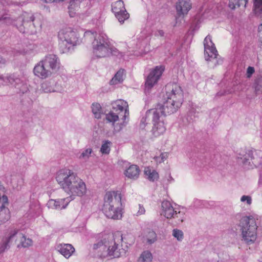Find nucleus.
I'll use <instances>...</instances> for the list:
<instances>
[{
    "label": "nucleus",
    "instance_id": "nucleus-18",
    "mask_svg": "<svg viewBox=\"0 0 262 262\" xmlns=\"http://www.w3.org/2000/svg\"><path fill=\"white\" fill-rule=\"evenodd\" d=\"M77 182L78 184H75L68 193L71 194L69 198L71 200L73 199L71 198L72 196H81L86 193V188L85 183L81 179Z\"/></svg>",
    "mask_w": 262,
    "mask_h": 262
},
{
    "label": "nucleus",
    "instance_id": "nucleus-30",
    "mask_svg": "<svg viewBox=\"0 0 262 262\" xmlns=\"http://www.w3.org/2000/svg\"><path fill=\"white\" fill-rule=\"evenodd\" d=\"M254 10L257 15L262 13V0H254Z\"/></svg>",
    "mask_w": 262,
    "mask_h": 262
},
{
    "label": "nucleus",
    "instance_id": "nucleus-24",
    "mask_svg": "<svg viewBox=\"0 0 262 262\" xmlns=\"http://www.w3.org/2000/svg\"><path fill=\"white\" fill-rule=\"evenodd\" d=\"M15 234L16 233L12 234L8 238L0 243V255L10 247L9 244L12 243L15 238Z\"/></svg>",
    "mask_w": 262,
    "mask_h": 262
},
{
    "label": "nucleus",
    "instance_id": "nucleus-38",
    "mask_svg": "<svg viewBox=\"0 0 262 262\" xmlns=\"http://www.w3.org/2000/svg\"><path fill=\"white\" fill-rule=\"evenodd\" d=\"M110 142L108 141H106L104 144H103L101 146L100 151L102 154H108L110 150V147L108 146V144Z\"/></svg>",
    "mask_w": 262,
    "mask_h": 262
},
{
    "label": "nucleus",
    "instance_id": "nucleus-45",
    "mask_svg": "<svg viewBox=\"0 0 262 262\" xmlns=\"http://www.w3.org/2000/svg\"><path fill=\"white\" fill-rule=\"evenodd\" d=\"M155 36L158 37H164V32L162 30H159L155 33Z\"/></svg>",
    "mask_w": 262,
    "mask_h": 262
},
{
    "label": "nucleus",
    "instance_id": "nucleus-31",
    "mask_svg": "<svg viewBox=\"0 0 262 262\" xmlns=\"http://www.w3.org/2000/svg\"><path fill=\"white\" fill-rule=\"evenodd\" d=\"M9 81L11 84H13V82H15L16 85H15V86L16 88H17V89H19L20 92H22L23 93H24L25 92H26L27 91L28 88H27V86H26V85L23 84L22 89H21L19 86V84H18V82L20 81L19 79H14L13 78L10 77V78H9Z\"/></svg>",
    "mask_w": 262,
    "mask_h": 262
},
{
    "label": "nucleus",
    "instance_id": "nucleus-3",
    "mask_svg": "<svg viewBox=\"0 0 262 262\" xmlns=\"http://www.w3.org/2000/svg\"><path fill=\"white\" fill-rule=\"evenodd\" d=\"M113 111L106 114V120L113 123L114 133H118L125 126L126 119L129 115L128 106L127 102L118 100L112 103Z\"/></svg>",
    "mask_w": 262,
    "mask_h": 262
},
{
    "label": "nucleus",
    "instance_id": "nucleus-16",
    "mask_svg": "<svg viewBox=\"0 0 262 262\" xmlns=\"http://www.w3.org/2000/svg\"><path fill=\"white\" fill-rule=\"evenodd\" d=\"M71 201V199L69 198L58 200L50 199L47 205L50 209L61 210L64 209Z\"/></svg>",
    "mask_w": 262,
    "mask_h": 262
},
{
    "label": "nucleus",
    "instance_id": "nucleus-8",
    "mask_svg": "<svg viewBox=\"0 0 262 262\" xmlns=\"http://www.w3.org/2000/svg\"><path fill=\"white\" fill-rule=\"evenodd\" d=\"M166 99L163 104H159L157 107L150 109L147 111V117L152 118L155 120L160 114L166 116L167 114H171L177 111L178 108L176 105V102L170 98H164Z\"/></svg>",
    "mask_w": 262,
    "mask_h": 262
},
{
    "label": "nucleus",
    "instance_id": "nucleus-43",
    "mask_svg": "<svg viewBox=\"0 0 262 262\" xmlns=\"http://www.w3.org/2000/svg\"><path fill=\"white\" fill-rule=\"evenodd\" d=\"M145 118H143L142 119V120H141V123H140V127L141 129H144V127H145V124L149 123V122L150 121H148L147 119H146L145 121Z\"/></svg>",
    "mask_w": 262,
    "mask_h": 262
},
{
    "label": "nucleus",
    "instance_id": "nucleus-2",
    "mask_svg": "<svg viewBox=\"0 0 262 262\" xmlns=\"http://www.w3.org/2000/svg\"><path fill=\"white\" fill-rule=\"evenodd\" d=\"M84 37L94 39L92 42L93 51L98 58L106 57L110 55L118 56L120 54L117 49L111 46L108 37L104 34L87 31L84 33Z\"/></svg>",
    "mask_w": 262,
    "mask_h": 262
},
{
    "label": "nucleus",
    "instance_id": "nucleus-36",
    "mask_svg": "<svg viewBox=\"0 0 262 262\" xmlns=\"http://www.w3.org/2000/svg\"><path fill=\"white\" fill-rule=\"evenodd\" d=\"M92 152L91 148H87L84 150L79 156V159H83L84 160H87L91 156Z\"/></svg>",
    "mask_w": 262,
    "mask_h": 262
},
{
    "label": "nucleus",
    "instance_id": "nucleus-37",
    "mask_svg": "<svg viewBox=\"0 0 262 262\" xmlns=\"http://www.w3.org/2000/svg\"><path fill=\"white\" fill-rule=\"evenodd\" d=\"M168 157L167 153H162L160 156H157L154 158L155 161L157 163H161L164 162Z\"/></svg>",
    "mask_w": 262,
    "mask_h": 262
},
{
    "label": "nucleus",
    "instance_id": "nucleus-44",
    "mask_svg": "<svg viewBox=\"0 0 262 262\" xmlns=\"http://www.w3.org/2000/svg\"><path fill=\"white\" fill-rule=\"evenodd\" d=\"M229 7H230L231 9H234L237 6V4L234 2V0H231L229 1L228 4Z\"/></svg>",
    "mask_w": 262,
    "mask_h": 262
},
{
    "label": "nucleus",
    "instance_id": "nucleus-28",
    "mask_svg": "<svg viewBox=\"0 0 262 262\" xmlns=\"http://www.w3.org/2000/svg\"><path fill=\"white\" fill-rule=\"evenodd\" d=\"M92 110L96 118H101V107L99 103H93L92 106Z\"/></svg>",
    "mask_w": 262,
    "mask_h": 262
},
{
    "label": "nucleus",
    "instance_id": "nucleus-35",
    "mask_svg": "<svg viewBox=\"0 0 262 262\" xmlns=\"http://www.w3.org/2000/svg\"><path fill=\"white\" fill-rule=\"evenodd\" d=\"M41 89L45 93H49L53 91V89L49 85L48 81H45L41 84Z\"/></svg>",
    "mask_w": 262,
    "mask_h": 262
},
{
    "label": "nucleus",
    "instance_id": "nucleus-6",
    "mask_svg": "<svg viewBox=\"0 0 262 262\" xmlns=\"http://www.w3.org/2000/svg\"><path fill=\"white\" fill-rule=\"evenodd\" d=\"M243 240L248 244L253 243L256 239L257 226L253 217L244 216L240 221Z\"/></svg>",
    "mask_w": 262,
    "mask_h": 262
},
{
    "label": "nucleus",
    "instance_id": "nucleus-12",
    "mask_svg": "<svg viewBox=\"0 0 262 262\" xmlns=\"http://www.w3.org/2000/svg\"><path fill=\"white\" fill-rule=\"evenodd\" d=\"M112 10L121 24H123L124 20L129 17V14L126 12L124 3L122 0L113 3L112 4Z\"/></svg>",
    "mask_w": 262,
    "mask_h": 262
},
{
    "label": "nucleus",
    "instance_id": "nucleus-20",
    "mask_svg": "<svg viewBox=\"0 0 262 262\" xmlns=\"http://www.w3.org/2000/svg\"><path fill=\"white\" fill-rule=\"evenodd\" d=\"M16 233L15 238V242L18 241V243L17 247L20 248H28L33 245V241L30 238H27L23 234H17V231H14L13 233Z\"/></svg>",
    "mask_w": 262,
    "mask_h": 262
},
{
    "label": "nucleus",
    "instance_id": "nucleus-17",
    "mask_svg": "<svg viewBox=\"0 0 262 262\" xmlns=\"http://www.w3.org/2000/svg\"><path fill=\"white\" fill-rule=\"evenodd\" d=\"M191 8V3L190 0H179L176 4L177 14L180 16L184 17L187 15Z\"/></svg>",
    "mask_w": 262,
    "mask_h": 262
},
{
    "label": "nucleus",
    "instance_id": "nucleus-42",
    "mask_svg": "<svg viewBox=\"0 0 262 262\" xmlns=\"http://www.w3.org/2000/svg\"><path fill=\"white\" fill-rule=\"evenodd\" d=\"M254 72H255V70L253 67H249L247 70V73H246L247 77L249 78H250L251 77L252 75L254 73Z\"/></svg>",
    "mask_w": 262,
    "mask_h": 262
},
{
    "label": "nucleus",
    "instance_id": "nucleus-19",
    "mask_svg": "<svg viewBox=\"0 0 262 262\" xmlns=\"http://www.w3.org/2000/svg\"><path fill=\"white\" fill-rule=\"evenodd\" d=\"M163 115L160 114L155 120H153L152 118H149L147 117V112L145 115V121L147 119L148 121H151L153 123V130L155 134L157 135L163 133L165 130V127L164 125L163 121L160 120V118Z\"/></svg>",
    "mask_w": 262,
    "mask_h": 262
},
{
    "label": "nucleus",
    "instance_id": "nucleus-23",
    "mask_svg": "<svg viewBox=\"0 0 262 262\" xmlns=\"http://www.w3.org/2000/svg\"><path fill=\"white\" fill-rule=\"evenodd\" d=\"M140 169L136 165H130L124 171V174L128 178L136 179L139 177Z\"/></svg>",
    "mask_w": 262,
    "mask_h": 262
},
{
    "label": "nucleus",
    "instance_id": "nucleus-41",
    "mask_svg": "<svg viewBox=\"0 0 262 262\" xmlns=\"http://www.w3.org/2000/svg\"><path fill=\"white\" fill-rule=\"evenodd\" d=\"M248 0H234V2L237 4L238 7L243 6L246 7V4L248 3Z\"/></svg>",
    "mask_w": 262,
    "mask_h": 262
},
{
    "label": "nucleus",
    "instance_id": "nucleus-7",
    "mask_svg": "<svg viewBox=\"0 0 262 262\" xmlns=\"http://www.w3.org/2000/svg\"><path fill=\"white\" fill-rule=\"evenodd\" d=\"M56 181L60 187L68 193L80 179L72 170L64 169L60 170L56 175Z\"/></svg>",
    "mask_w": 262,
    "mask_h": 262
},
{
    "label": "nucleus",
    "instance_id": "nucleus-25",
    "mask_svg": "<svg viewBox=\"0 0 262 262\" xmlns=\"http://www.w3.org/2000/svg\"><path fill=\"white\" fill-rule=\"evenodd\" d=\"M125 71L123 69L119 70L110 81L111 84H116L122 82L124 78Z\"/></svg>",
    "mask_w": 262,
    "mask_h": 262
},
{
    "label": "nucleus",
    "instance_id": "nucleus-21",
    "mask_svg": "<svg viewBox=\"0 0 262 262\" xmlns=\"http://www.w3.org/2000/svg\"><path fill=\"white\" fill-rule=\"evenodd\" d=\"M161 208V214L167 219H171L176 211L170 202L168 201H164L162 202Z\"/></svg>",
    "mask_w": 262,
    "mask_h": 262
},
{
    "label": "nucleus",
    "instance_id": "nucleus-10",
    "mask_svg": "<svg viewBox=\"0 0 262 262\" xmlns=\"http://www.w3.org/2000/svg\"><path fill=\"white\" fill-rule=\"evenodd\" d=\"M205 58L211 62L210 66L213 67L221 63L222 60L218 58L217 51L210 36L206 37L204 40Z\"/></svg>",
    "mask_w": 262,
    "mask_h": 262
},
{
    "label": "nucleus",
    "instance_id": "nucleus-11",
    "mask_svg": "<svg viewBox=\"0 0 262 262\" xmlns=\"http://www.w3.org/2000/svg\"><path fill=\"white\" fill-rule=\"evenodd\" d=\"M34 19L35 17L33 14L27 12L23 13L16 20H12L9 17H5L3 18L6 24L15 25L19 31L23 33L26 32V27L28 26V24H31V22L34 20Z\"/></svg>",
    "mask_w": 262,
    "mask_h": 262
},
{
    "label": "nucleus",
    "instance_id": "nucleus-49",
    "mask_svg": "<svg viewBox=\"0 0 262 262\" xmlns=\"http://www.w3.org/2000/svg\"><path fill=\"white\" fill-rule=\"evenodd\" d=\"M0 79H3V77H2L1 76H0Z\"/></svg>",
    "mask_w": 262,
    "mask_h": 262
},
{
    "label": "nucleus",
    "instance_id": "nucleus-34",
    "mask_svg": "<svg viewBox=\"0 0 262 262\" xmlns=\"http://www.w3.org/2000/svg\"><path fill=\"white\" fill-rule=\"evenodd\" d=\"M172 235L179 241H181L184 237L182 231L178 229H174L172 230Z\"/></svg>",
    "mask_w": 262,
    "mask_h": 262
},
{
    "label": "nucleus",
    "instance_id": "nucleus-48",
    "mask_svg": "<svg viewBox=\"0 0 262 262\" xmlns=\"http://www.w3.org/2000/svg\"><path fill=\"white\" fill-rule=\"evenodd\" d=\"M4 216V214L0 212V222H3L2 220V216Z\"/></svg>",
    "mask_w": 262,
    "mask_h": 262
},
{
    "label": "nucleus",
    "instance_id": "nucleus-26",
    "mask_svg": "<svg viewBox=\"0 0 262 262\" xmlns=\"http://www.w3.org/2000/svg\"><path fill=\"white\" fill-rule=\"evenodd\" d=\"M145 174L147 176V179L150 181L154 182L157 181L159 178L158 173L155 170H151L148 167L146 168L144 170Z\"/></svg>",
    "mask_w": 262,
    "mask_h": 262
},
{
    "label": "nucleus",
    "instance_id": "nucleus-29",
    "mask_svg": "<svg viewBox=\"0 0 262 262\" xmlns=\"http://www.w3.org/2000/svg\"><path fill=\"white\" fill-rule=\"evenodd\" d=\"M172 218L176 220L177 223H182L186 219L185 213L182 211L177 212V211H175Z\"/></svg>",
    "mask_w": 262,
    "mask_h": 262
},
{
    "label": "nucleus",
    "instance_id": "nucleus-40",
    "mask_svg": "<svg viewBox=\"0 0 262 262\" xmlns=\"http://www.w3.org/2000/svg\"><path fill=\"white\" fill-rule=\"evenodd\" d=\"M241 201L242 202H246L248 205H250L252 203V198L249 195H243L241 198Z\"/></svg>",
    "mask_w": 262,
    "mask_h": 262
},
{
    "label": "nucleus",
    "instance_id": "nucleus-15",
    "mask_svg": "<svg viewBox=\"0 0 262 262\" xmlns=\"http://www.w3.org/2000/svg\"><path fill=\"white\" fill-rule=\"evenodd\" d=\"M254 152L256 155L262 157V151L260 150H248L239 154L237 157L238 162L246 166L250 165L251 161L254 158Z\"/></svg>",
    "mask_w": 262,
    "mask_h": 262
},
{
    "label": "nucleus",
    "instance_id": "nucleus-5",
    "mask_svg": "<svg viewBox=\"0 0 262 262\" xmlns=\"http://www.w3.org/2000/svg\"><path fill=\"white\" fill-rule=\"evenodd\" d=\"M102 211L105 216L112 219H121L122 214L120 207L121 197L117 192H107L104 196Z\"/></svg>",
    "mask_w": 262,
    "mask_h": 262
},
{
    "label": "nucleus",
    "instance_id": "nucleus-32",
    "mask_svg": "<svg viewBox=\"0 0 262 262\" xmlns=\"http://www.w3.org/2000/svg\"><path fill=\"white\" fill-rule=\"evenodd\" d=\"M157 240V234L153 231H149L147 235V242L149 244H152Z\"/></svg>",
    "mask_w": 262,
    "mask_h": 262
},
{
    "label": "nucleus",
    "instance_id": "nucleus-4",
    "mask_svg": "<svg viewBox=\"0 0 262 262\" xmlns=\"http://www.w3.org/2000/svg\"><path fill=\"white\" fill-rule=\"evenodd\" d=\"M60 66L59 59L56 55L48 54L35 66L33 72L38 77L46 79L56 73Z\"/></svg>",
    "mask_w": 262,
    "mask_h": 262
},
{
    "label": "nucleus",
    "instance_id": "nucleus-1",
    "mask_svg": "<svg viewBox=\"0 0 262 262\" xmlns=\"http://www.w3.org/2000/svg\"><path fill=\"white\" fill-rule=\"evenodd\" d=\"M123 241L122 234L119 231L114 234L104 235L101 240L93 245L95 255L104 258L108 256L117 258L125 255L126 250L119 247Z\"/></svg>",
    "mask_w": 262,
    "mask_h": 262
},
{
    "label": "nucleus",
    "instance_id": "nucleus-14",
    "mask_svg": "<svg viewBox=\"0 0 262 262\" xmlns=\"http://www.w3.org/2000/svg\"><path fill=\"white\" fill-rule=\"evenodd\" d=\"M164 68L162 66H157L154 70L151 71L148 75L145 82V87L146 89H151L162 74Z\"/></svg>",
    "mask_w": 262,
    "mask_h": 262
},
{
    "label": "nucleus",
    "instance_id": "nucleus-46",
    "mask_svg": "<svg viewBox=\"0 0 262 262\" xmlns=\"http://www.w3.org/2000/svg\"><path fill=\"white\" fill-rule=\"evenodd\" d=\"M41 1L46 3H51L53 2H56V0H41Z\"/></svg>",
    "mask_w": 262,
    "mask_h": 262
},
{
    "label": "nucleus",
    "instance_id": "nucleus-22",
    "mask_svg": "<svg viewBox=\"0 0 262 262\" xmlns=\"http://www.w3.org/2000/svg\"><path fill=\"white\" fill-rule=\"evenodd\" d=\"M57 249L66 258H69L75 252V248L69 244H60L57 246Z\"/></svg>",
    "mask_w": 262,
    "mask_h": 262
},
{
    "label": "nucleus",
    "instance_id": "nucleus-9",
    "mask_svg": "<svg viewBox=\"0 0 262 262\" xmlns=\"http://www.w3.org/2000/svg\"><path fill=\"white\" fill-rule=\"evenodd\" d=\"M58 37L61 41L59 45L62 53L68 52L72 46L78 42L77 33L70 28L61 30L58 33Z\"/></svg>",
    "mask_w": 262,
    "mask_h": 262
},
{
    "label": "nucleus",
    "instance_id": "nucleus-39",
    "mask_svg": "<svg viewBox=\"0 0 262 262\" xmlns=\"http://www.w3.org/2000/svg\"><path fill=\"white\" fill-rule=\"evenodd\" d=\"M135 211L137 210V212L136 213L137 216H139L142 214H144L145 212V209L144 207L140 204H139L135 208Z\"/></svg>",
    "mask_w": 262,
    "mask_h": 262
},
{
    "label": "nucleus",
    "instance_id": "nucleus-47",
    "mask_svg": "<svg viewBox=\"0 0 262 262\" xmlns=\"http://www.w3.org/2000/svg\"><path fill=\"white\" fill-rule=\"evenodd\" d=\"M5 63V60L0 56V65L4 64Z\"/></svg>",
    "mask_w": 262,
    "mask_h": 262
},
{
    "label": "nucleus",
    "instance_id": "nucleus-13",
    "mask_svg": "<svg viewBox=\"0 0 262 262\" xmlns=\"http://www.w3.org/2000/svg\"><path fill=\"white\" fill-rule=\"evenodd\" d=\"M166 98H170L176 102L177 107H180L183 100V93L181 88L177 83L171 85V90L166 94Z\"/></svg>",
    "mask_w": 262,
    "mask_h": 262
},
{
    "label": "nucleus",
    "instance_id": "nucleus-27",
    "mask_svg": "<svg viewBox=\"0 0 262 262\" xmlns=\"http://www.w3.org/2000/svg\"><path fill=\"white\" fill-rule=\"evenodd\" d=\"M152 256L150 252L145 251L142 253L138 259V262H151Z\"/></svg>",
    "mask_w": 262,
    "mask_h": 262
},
{
    "label": "nucleus",
    "instance_id": "nucleus-33",
    "mask_svg": "<svg viewBox=\"0 0 262 262\" xmlns=\"http://www.w3.org/2000/svg\"><path fill=\"white\" fill-rule=\"evenodd\" d=\"M255 90L257 93H262V77H258L255 82Z\"/></svg>",
    "mask_w": 262,
    "mask_h": 262
}]
</instances>
